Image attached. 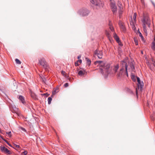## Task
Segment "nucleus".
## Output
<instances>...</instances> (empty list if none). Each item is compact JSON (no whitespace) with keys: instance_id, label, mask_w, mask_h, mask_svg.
I'll return each instance as SVG.
<instances>
[{"instance_id":"nucleus-1","label":"nucleus","mask_w":155,"mask_h":155,"mask_svg":"<svg viewBox=\"0 0 155 155\" xmlns=\"http://www.w3.org/2000/svg\"><path fill=\"white\" fill-rule=\"evenodd\" d=\"M94 64L100 67V72L105 77H107L110 73L108 69L110 67V65L106 64L102 61H96L94 62Z\"/></svg>"},{"instance_id":"nucleus-2","label":"nucleus","mask_w":155,"mask_h":155,"mask_svg":"<svg viewBox=\"0 0 155 155\" xmlns=\"http://www.w3.org/2000/svg\"><path fill=\"white\" fill-rule=\"evenodd\" d=\"M143 23V31L145 34L147 35V31L146 25H147L148 27H150V20L147 15H143V18L142 20Z\"/></svg>"},{"instance_id":"nucleus-3","label":"nucleus","mask_w":155,"mask_h":155,"mask_svg":"<svg viewBox=\"0 0 155 155\" xmlns=\"http://www.w3.org/2000/svg\"><path fill=\"white\" fill-rule=\"evenodd\" d=\"M91 2L93 5L96 6L97 8V9L103 7V5L101 1L97 0H90Z\"/></svg>"},{"instance_id":"nucleus-4","label":"nucleus","mask_w":155,"mask_h":155,"mask_svg":"<svg viewBox=\"0 0 155 155\" xmlns=\"http://www.w3.org/2000/svg\"><path fill=\"white\" fill-rule=\"evenodd\" d=\"M127 63H129V61L127 59L122 61L121 62L120 66L122 67V68H125L126 70V74L127 76H128V74L127 71Z\"/></svg>"},{"instance_id":"nucleus-5","label":"nucleus","mask_w":155,"mask_h":155,"mask_svg":"<svg viewBox=\"0 0 155 155\" xmlns=\"http://www.w3.org/2000/svg\"><path fill=\"white\" fill-rule=\"evenodd\" d=\"M89 13L88 10L86 8H82L80 9L78 12V13L82 16H87Z\"/></svg>"},{"instance_id":"nucleus-6","label":"nucleus","mask_w":155,"mask_h":155,"mask_svg":"<svg viewBox=\"0 0 155 155\" xmlns=\"http://www.w3.org/2000/svg\"><path fill=\"white\" fill-rule=\"evenodd\" d=\"M39 62L40 65L42 66L44 68L46 69L47 68V63L44 58H40L39 59Z\"/></svg>"},{"instance_id":"nucleus-7","label":"nucleus","mask_w":155,"mask_h":155,"mask_svg":"<svg viewBox=\"0 0 155 155\" xmlns=\"http://www.w3.org/2000/svg\"><path fill=\"white\" fill-rule=\"evenodd\" d=\"M110 8L114 14H116L117 11V8L115 3L112 2L110 4Z\"/></svg>"},{"instance_id":"nucleus-8","label":"nucleus","mask_w":155,"mask_h":155,"mask_svg":"<svg viewBox=\"0 0 155 155\" xmlns=\"http://www.w3.org/2000/svg\"><path fill=\"white\" fill-rule=\"evenodd\" d=\"M118 24L122 32H125L126 31V28L124 23L121 21H119Z\"/></svg>"},{"instance_id":"nucleus-9","label":"nucleus","mask_w":155,"mask_h":155,"mask_svg":"<svg viewBox=\"0 0 155 155\" xmlns=\"http://www.w3.org/2000/svg\"><path fill=\"white\" fill-rule=\"evenodd\" d=\"M78 72V74L80 76H82L84 75H86L87 72L85 70H79L78 69L77 70Z\"/></svg>"},{"instance_id":"nucleus-10","label":"nucleus","mask_w":155,"mask_h":155,"mask_svg":"<svg viewBox=\"0 0 155 155\" xmlns=\"http://www.w3.org/2000/svg\"><path fill=\"white\" fill-rule=\"evenodd\" d=\"M1 150L3 152L8 154H11V152L7 148H5L3 146H1Z\"/></svg>"},{"instance_id":"nucleus-11","label":"nucleus","mask_w":155,"mask_h":155,"mask_svg":"<svg viewBox=\"0 0 155 155\" xmlns=\"http://www.w3.org/2000/svg\"><path fill=\"white\" fill-rule=\"evenodd\" d=\"M94 54L96 55L99 58H101L102 57L103 52L101 51H99L97 49L94 51Z\"/></svg>"},{"instance_id":"nucleus-12","label":"nucleus","mask_w":155,"mask_h":155,"mask_svg":"<svg viewBox=\"0 0 155 155\" xmlns=\"http://www.w3.org/2000/svg\"><path fill=\"white\" fill-rule=\"evenodd\" d=\"M143 86V83L142 81L141 82L140 81L139 82H138L137 87L136 88V93L137 94L138 90L140 89L141 90Z\"/></svg>"},{"instance_id":"nucleus-13","label":"nucleus","mask_w":155,"mask_h":155,"mask_svg":"<svg viewBox=\"0 0 155 155\" xmlns=\"http://www.w3.org/2000/svg\"><path fill=\"white\" fill-rule=\"evenodd\" d=\"M124 70V68H121L120 69V71L117 73V75L118 78H120L122 76Z\"/></svg>"},{"instance_id":"nucleus-14","label":"nucleus","mask_w":155,"mask_h":155,"mask_svg":"<svg viewBox=\"0 0 155 155\" xmlns=\"http://www.w3.org/2000/svg\"><path fill=\"white\" fill-rule=\"evenodd\" d=\"M19 99L23 104H25V100L24 97L23 96L21 95L19 97Z\"/></svg>"},{"instance_id":"nucleus-15","label":"nucleus","mask_w":155,"mask_h":155,"mask_svg":"<svg viewBox=\"0 0 155 155\" xmlns=\"http://www.w3.org/2000/svg\"><path fill=\"white\" fill-rule=\"evenodd\" d=\"M134 61H131L130 63V66L132 71H134Z\"/></svg>"},{"instance_id":"nucleus-16","label":"nucleus","mask_w":155,"mask_h":155,"mask_svg":"<svg viewBox=\"0 0 155 155\" xmlns=\"http://www.w3.org/2000/svg\"><path fill=\"white\" fill-rule=\"evenodd\" d=\"M114 38H115V39L117 41V42L118 43H119V42H120V41L119 40V38L118 37V36L116 35V34L115 33H114Z\"/></svg>"},{"instance_id":"nucleus-17","label":"nucleus","mask_w":155,"mask_h":155,"mask_svg":"<svg viewBox=\"0 0 155 155\" xmlns=\"http://www.w3.org/2000/svg\"><path fill=\"white\" fill-rule=\"evenodd\" d=\"M31 96L35 100H37L38 99L37 96L34 93L32 92L31 93Z\"/></svg>"},{"instance_id":"nucleus-18","label":"nucleus","mask_w":155,"mask_h":155,"mask_svg":"<svg viewBox=\"0 0 155 155\" xmlns=\"http://www.w3.org/2000/svg\"><path fill=\"white\" fill-rule=\"evenodd\" d=\"M123 11V9H120L119 10V17L120 18L121 16Z\"/></svg>"},{"instance_id":"nucleus-19","label":"nucleus","mask_w":155,"mask_h":155,"mask_svg":"<svg viewBox=\"0 0 155 155\" xmlns=\"http://www.w3.org/2000/svg\"><path fill=\"white\" fill-rule=\"evenodd\" d=\"M119 68V65L118 64H117L114 66V68L113 70L115 73H116L117 72Z\"/></svg>"},{"instance_id":"nucleus-20","label":"nucleus","mask_w":155,"mask_h":155,"mask_svg":"<svg viewBox=\"0 0 155 155\" xmlns=\"http://www.w3.org/2000/svg\"><path fill=\"white\" fill-rule=\"evenodd\" d=\"M117 5L118 7L120 8L119 9H123V7L122 6V5L121 2L120 1H118L117 2Z\"/></svg>"},{"instance_id":"nucleus-21","label":"nucleus","mask_w":155,"mask_h":155,"mask_svg":"<svg viewBox=\"0 0 155 155\" xmlns=\"http://www.w3.org/2000/svg\"><path fill=\"white\" fill-rule=\"evenodd\" d=\"M151 48L153 50H155V43L153 41L152 43Z\"/></svg>"},{"instance_id":"nucleus-22","label":"nucleus","mask_w":155,"mask_h":155,"mask_svg":"<svg viewBox=\"0 0 155 155\" xmlns=\"http://www.w3.org/2000/svg\"><path fill=\"white\" fill-rule=\"evenodd\" d=\"M86 61L87 62V64L89 66L91 63V61L88 58H86Z\"/></svg>"},{"instance_id":"nucleus-23","label":"nucleus","mask_w":155,"mask_h":155,"mask_svg":"<svg viewBox=\"0 0 155 155\" xmlns=\"http://www.w3.org/2000/svg\"><path fill=\"white\" fill-rule=\"evenodd\" d=\"M137 15L136 13H134V16H133V18L134 21L135 22L136 21Z\"/></svg>"},{"instance_id":"nucleus-24","label":"nucleus","mask_w":155,"mask_h":155,"mask_svg":"<svg viewBox=\"0 0 155 155\" xmlns=\"http://www.w3.org/2000/svg\"><path fill=\"white\" fill-rule=\"evenodd\" d=\"M151 117L152 120H154L155 119V111L153 112V115H152Z\"/></svg>"},{"instance_id":"nucleus-25","label":"nucleus","mask_w":155,"mask_h":155,"mask_svg":"<svg viewBox=\"0 0 155 155\" xmlns=\"http://www.w3.org/2000/svg\"><path fill=\"white\" fill-rule=\"evenodd\" d=\"M58 92V88H56L54 90L53 92H52V94L53 95H54L55 94Z\"/></svg>"},{"instance_id":"nucleus-26","label":"nucleus","mask_w":155,"mask_h":155,"mask_svg":"<svg viewBox=\"0 0 155 155\" xmlns=\"http://www.w3.org/2000/svg\"><path fill=\"white\" fill-rule=\"evenodd\" d=\"M52 101V98L51 97H49L48 98V101L49 104H50Z\"/></svg>"},{"instance_id":"nucleus-27","label":"nucleus","mask_w":155,"mask_h":155,"mask_svg":"<svg viewBox=\"0 0 155 155\" xmlns=\"http://www.w3.org/2000/svg\"><path fill=\"white\" fill-rule=\"evenodd\" d=\"M16 63L18 64H20L21 62L18 59H16L15 60Z\"/></svg>"},{"instance_id":"nucleus-28","label":"nucleus","mask_w":155,"mask_h":155,"mask_svg":"<svg viewBox=\"0 0 155 155\" xmlns=\"http://www.w3.org/2000/svg\"><path fill=\"white\" fill-rule=\"evenodd\" d=\"M109 26H110L109 28H110V29L112 31H114V28H113V27L111 25H109Z\"/></svg>"},{"instance_id":"nucleus-29","label":"nucleus","mask_w":155,"mask_h":155,"mask_svg":"<svg viewBox=\"0 0 155 155\" xmlns=\"http://www.w3.org/2000/svg\"><path fill=\"white\" fill-rule=\"evenodd\" d=\"M18 109L17 108H16L15 107V111H14V112L16 113L17 114V115H19V114L18 112Z\"/></svg>"},{"instance_id":"nucleus-30","label":"nucleus","mask_w":155,"mask_h":155,"mask_svg":"<svg viewBox=\"0 0 155 155\" xmlns=\"http://www.w3.org/2000/svg\"><path fill=\"white\" fill-rule=\"evenodd\" d=\"M28 153V152L27 151H25L21 153V155H26Z\"/></svg>"},{"instance_id":"nucleus-31","label":"nucleus","mask_w":155,"mask_h":155,"mask_svg":"<svg viewBox=\"0 0 155 155\" xmlns=\"http://www.w3.org/2000/svg\"><path fill=\"white\" fill-rule=\"evenodd\" d=\"M61 74L64 76L65 77L66 76V73H65V72L64 71H61Z\"/></svg>"},{"instance_id":"nucleus-32","label":"nucleus","mask_w":155,"mask_h":155,"mask_svg":"<svg viewBox=\"0 0 155 155\" xmlns=\"http://www.w3.org/2000/svg\"><path fill=\"white\" fill-rule=\"evenodd\" d=\"M106 35L108 37V38H109L110 37V34L107 31H106Z\"/></svg>"},{"instance_id":"nucleus-33","label":"nucleus","mask_w":155,"mask_h":155,"mask_svg":"<svg viewBox=\"0 0 155 155\" xmlns=\"http://www.w3.org/2000/svg\"><path fill=\"white\" fill-rule=\"evenodd\" d=\"M14 146V147H16V148H19L20 147V146L19 145H17L15 144H13Z\"/></svg>"},{"instance_id":"nucleus-34","label":"nucleus","mask_w":155,"mask_h":155,"mask_svg":"<svg viewBox=\"0 0 155 155\" xmlns=\"http://www.w3.org/2000/svg\"><path fill=\"white\" fill-rule=\"evenodd\" d=\"M6 133L8 134V136L9 137H11V132L10 131L8 132H7Z\"/></svg>"},{"instance_id":"nucleus-35","label":"nucleus","mask_w":155,"mask_h":155,"mask_svg":"<svg viewBox=\"0 0 155 155\" xmlns=\"http://www.w3.org/2000/svg\"><path fill=\"white\" fill-rule=\"evenodd\" d=\"M65 87H66L68 86V84L67 83H66L64 85Z\"/></svg>"},{"instance_id":"nucleus-36","label":"nucleus","mask_w":155,"mask_h":155,"mask_svg":"<svg viewBox=\"0 0 155 155\" xmlns=\"http://www.w3.org/2000/svg\"><path fill=\"white\" fill-rule=\"evenodd\" d=\"M134 42H135V44L136 45H138V43L137 42V40H136V39H134Z\"/></svg>"},{"instance_id":"nucleus-37","label":"nucleus","mask_w":155,"mask_h":155,"mask_svg":"<svg viewBox=\"0 0 155 155\" xmlns=\"http://www.w3.org/2000/svg\"><path fill=\"white\" fill-rule=\"evenodd\" d=\"M109 1L110 2V4L112 3V2L115 3V2L114 0H109Z\"/></svg>"},{"instance_id":"nucleus-38","label":"nucleus","mask_w":155,"mask_h":155,"mask_svg":"<svg viewBox=\"0 0 155 155\" xmlns=\"http://www.w3.org/2000/svg\"><path fill=\"white\" fill-rule=\"evenodd\" d=\"M139 36L141 37V38L142 39L143 38V36L142 35V34L140 32V33H139Z\"/></svg>"},{"instance_id":"nucleus-39","label":"nucleus","mask_w":155,"mask_h":155,"mask_svg":"<svg viewBox=\"0 0 155 155\" xmlns=\"http://www.w3.org/2000/svg\"><path fill=\"white\" fill-rule=\"evenodd\" d=\"M137 81L138 82H139L140 81V79L139 77H137Z\"/></svg>"},{"instance_id":"nucleus-40","label":"nucleus","mask_w":155,"mask_h":155,"mask_svg":"<svg viewBox=\"0 0 155 155\" xmlns=\"http://www.w3.org/2000/svg\"><path fill=\"white\" fill-rule=\"evenodd\" d=\"M75 66H78L79 65V64H78V61H77V62H76L75 64Z\"/></svg>"},{"instance_id":"nucleus-41","label":"nucleus","mask_w":155,"mask_h":155,"mask_svg":"<svg viewBox=\"0 0 155 155\" xmlns=\"http://www.w3.org/2000/svg\"><path fill=\"white\" fill-rule=\"evenodd\" d=\"M42 80L44 82H45L46 79L45 78H42Z\"/></svg>"},{"instance_id":"nucleus-42","label":"nucleus","mask_w":155,"mask_h":155,"mask_svg":"<svg viewBox=\"0 0 155 155\" xmlns=\"http://www.w3.org/2000/svg\"><path fill=\"white\" fill-rule=\"evenodd\" d=\"M77 61H78V62H79L80 63H81L82 62V61L81 60H78Z\"/></svg>"},{"instance_id":"nucleus-43","label":"nucleus","mask_w":155,"mask_h":155,"mask_svg":"<svg viewBox=\"0 0 155 155\" xmlns=\"http://www.w3.org/2000/svg\"><path fill=\"white\" fill-rule=\"evenodd\" d=\"M5 140L6 141V142L7 143V144H8L9 146H11V145H10V144L8 143V142L7 141H6V140Z\"/></svg>"},{"instance_id":"nucleus-44","label":"nucleus","mask_w":155,"mask_h":155,"mask_svg":"<svg viewBox=\"0 0 155 155\" xmlns=\"http://www.w3.org/2000/svg\"><path fill=\"white\" fill-rule=\"evenodd\" d=\"M153 61V66H154V67H155V61H154L153 60H152Z\"/></svg>"},{"instance_id":"nucleus-45","label":"nucleus","mask_w":155,"mask_h":155,"mask_svg":"<svg viewBox=\"0 0 155 155\" xmlns=\"http://www.w3.org/2000/svg\"><path fill=\"white\" fill-rule=\"evenodd\" d=\"M21 129L24 131H26L25 129L21 127Z\"/></svg>"},{"instance_id":"nucleus-46","label":"nucleus","mask_w":155,"mask_h":155,"mask_svg":"<svg viewBox=\"0 0 155 155\" xmlns=\"http://www.w3.org/2000/svg\"><path fill=\"white\" fill-rule=\"evenodd\" d=\"M134 76H132V78L133 79V80H135L134 79Z\"/></svg>"},{"instance_id":"nucleus-47","label":"nucleus","mask_w":155,"mask_h":155,"mask_svg":"<svg viewBox=\"0 0 155 155\" xmlns=\"http://www.w3.org/2000/svg\"><path fill=\"white\" fill-rule=\"evenodd\" d=\"M81 58V56L79 55L78 56V58L79 59L80 58Z\"/></svg>"},{"instance_id":"nucleus-48","label":"nucleus","mask_w":155,"mask_h":155,"mask_svg":"<svg viewBox=\"0 0 155 155\" xmlns=\"http://www.w3.org/2000/svg\"><path fill=\"white\" fill-rule=\"evenodd\" d=\"M120 45H122V44H121V42L120 41V42H119V43H118Z\"/></svg>"},{"instance_id":"nucleus-49","label":"nucleus","mask_w":155,"mask_h":155,"mask_svg":"<svg viewBox=\"0 0 155 155\" xmlns=\"http://www.w3.org/2000/svg\"><path fill=\"white\" fill-rule=\"evenodd\" d=\"M0 137H1L3 140H5L4 139H3L1 135H0Z\"/></svg>"},{"instance_id":"nucleus-50","label":"nucleus","mask_w":155,"mask_h":155,"mask_svg":"<svg viewBox=\"0 0 155 155\" xmlns=\"http://www.w3.org/2000/svg\"><path fill=\"white\" fill-rule=\"evenodd\" d=\"M154 41H155V37L154 38Z\"/></svg>"}]
</instances>
